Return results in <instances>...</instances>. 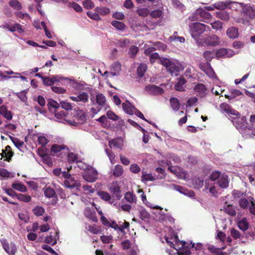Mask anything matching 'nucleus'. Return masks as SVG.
Masks as SVG:
<instances>
[{
	"mask_svg": "<svg viewBox=\"0 0 255 255\" xmlns=\"http://www.w3.org/2000/svg\"><path fill=\"white\" fill-rule=\"evenodd\" d=\"M92 205L95 207L98 213L101 216V221L104 226L113 228L118 232H121L123 234L125 233L124 229L128 228L129 226L128 222L126 221H125L124 223L119 222V224H117L115 221L109 220L105 217L103 216L102 211L100 207H97L94 202L92 203Z\"/></svg>",
	"mask_w": 255,
	"mask_h": 255,
	"instance_id": "f257e3e1",
	"label": "nucleus"
},
{
	"mask_svg": "<svg viewBox=\"0 0 255 255\" xmlns=\"http://www.w3.org/2000/svg\"><path fill=\"white\" fill-rule=\"evenodd\" d=\"M240 4L242 8L241 14L243 17L238 19L236 22L244 24H248L250 19L255 17V5L242 2Z\"/></svg>",
	"mask_w": 255,
	"mask_h": 255,
	"instance_id": "f03ea898",
	"label": "nucleus"
},
{
	"mask_svg": "<svg viewBox=\"0 0 255 255\" xmlns=\"http://www.w3.org/2000/svg\"><path fill=\"white\" fill-rule=\"evenodd\" d=\"M160 62L162 65L166 67L167 71L172 76H177L178 73L184 69L183 65L176 60L161 57L160 59Z\"/></svg>",
	"mask_w": 255,
	"mask_h": 255,
	"instance_id": "7ed1b4c3",
	"label": "nucleus"
},
{
	"mask_svg": "<svg viewBox=\"0 0 255 255\" xmlns=\"http://www.w3.org/2000/svg\"><path fill=\"white\" fill-rule=\"evenodd\" d=\"M233 124L239 130L240 132L246 138L251 137L253 128L247 126L246 118L244 116L233 120Z\"/></svg>",
	"mask_w": 255,
	"mask_h": 255,
	"instance_id": "20e7f679",
	"label": "nucleus"
},
{
	"mask_svg": "<svg viewBox=\"0 0 255 255\" xmlns=\"http://www.w3.org/2000/svg\"><path fill=\"white\" fill-rule=\"evenodd\" d=\"M165 239L169 245L175 250L178 255H190L191 252L188 249L184 250V251L182 252H179V249L185 245V242L183 241H180L178 240L177 236H175L174 238L170 239V240H173L175 241V244H173V242L169 240V238L166 236H165Z\"/></svg>",
	"mask_w": 255,
	"mask_h": 255,
	"instance_id": "39448f33",
	"label": "nucleus"
},
{
	"mask_svg": "<svg viewBox=\"0 0 255 255\" xmlns=\"http://www.w3.org/2000/svg\"><path fill=\"white\" fill-rule=\"evenodd\" d=\"M192 37L197 40L199 36L206 30L209 26L199 22H194L189 25Z\"/></svg>",
	"mask_w": 255,
	"mask_h": 255,
	"instance_id": "423d86ee",
	"label": "nucleus"
},
{
	"mask_svg": "<svg viewBox=\"0 0 255 255\" xmlns=\"http://www.w3.org/2000/svg\"><path fill=\"white\" fill-rule=\"evenodd\" d=\"M220 108L222 112H224L230 115V119L233 123V120L236 119L241 118L240 113L237 111L233 109L231 107L226 103H222L220 105Z\"/></svg>",
	"mask_w": 255,
	"mask_h": 255,
	"instance_id": "0eeeda50",
	"label": "nucleus"
},
{
	"mask_svg": "<svg viewBox=\"0 0 255 255\" xmlns=\"http://www.w3.org/2000/svg\"><path fill=\"white\" fill-rule=\"evenodd\" d=\"M98 174L95 168L89 167L83 174V177L87 182H94L97 179Z\"/></svg>",
	"mask_w": 255,
	"mask_h": 255,
	"instance_id": "6e6552de",
	"label": "nucleus"
},
{
	"mask_svg": "<svg viewBox=\"0 0 255 255\" xmlns=\"http://www.w3.org/2000/svg\"><path fill=\"white\" fill-rule=\"evenodd\" d=\"M63 79L71 81V79L68 78H63L59 75H52L50 77H45L43 83L46 86H52L55 82H60Z\"/></svg>",
	"mask_w": 255,
	"mask_h": 255,
	"instance_id": "1a4fd4ad",
	"label": "nucleus"
},
{
	"mask_svg": "<svg viewBox=\"0 0 255 255\" xmlns=\"http://www.w3.org/2000/svg\"><path fill=\"white\" fill-rule=\"evenodd\" d=\"M201 69L206 74L212 79H217V77L215 74L213 69L209 62L206 63H201L200 64Z\"/></svg>",
	"mask_w": 255,
	"mask_h": 255,
	"instance_id": "9d476101",
	"label": "nucleus"
},
{
	"mask_svg": "<svg viewBox=\"0 0 255 255\" xmlns=\"http://www.w3.org/2000/svg\"><path fill=\"white\" fill-rule=\"evenodd\" d=\"M145 91L149 94L153 95H161L164 92L163 89L154 85H149L145 87Z\"/></svg>",
	"mask_w": 255,
	"mask_h": 255,
	"instance_id": "9b49d317",
	"label": "nucleus"
},
{
	"mask_svg": "<svg viewBox=\"0 0 255 255\" xmlns=\"http://www.w3.org/2000/svg\"><path fill=\"white\" fill-rule=\"evenodd\" d=\"M2 245L4 250L8 255H15L17 251V248L14 244L12 243L8 244L6 242L3 241L2 242Z\"/></svg>",
	"mask_w": 255,
	"mask_h": 255,
	"instance_id": "f8f14e48",
	"label": "nucleus"
},
{
	"mask_svg": "<svg viewBox=\"0 0 255 255\" xmlns=\"http://www.w3.org/2000/svg\"><path fill=\"white\" fill-rule=\"evenodd\" d=\"M64 185L68 188H74L77 189L80 185V182L78 180H75L73 177H69L64 181Z\"/></svg>",
	"mask_w": 255,
	"mask_h": 255,
	"instance_id": "ddd939ff",
	"label": "nucleus"
},
{
	"mask_svg": "<svg viewBox=\"0 0 255 255\" xmlns=\"http://www.w3.org/2000/svg\"><path fill=\"white\" fill-rule=\"evenodd\" d=\"M71 100L75 102H81L85 103L88 101L89 96L84 92H80L76 96L70 97Z\"/></svg>",
	"mask_w": 255,
	"mask_h": 255,
	"instance_id": "4468645a",
	"label": "nucleus"
},
{
	"mask_svg": "<svg viewBox=\"0 0 255 255\" xmlns=\"http://www.w3.org/2000/svg\"><path fill=\"white\" fill-rule=\"evenodd\" d=\"M59 234L58 231H55L54 233L51 232L50 235L45 238V242L47 244H51L52 246L55 245L59 238Z\"/></svg>",
	"mask_w": 255,
	"mask_h": 255,
	"instance_id": "2eb2a0df",
	"label": "nucleus"
},
{
	"mask_svg": "<svg viewBox=\"0 0 255 255\" xmlns=\"http://www.w3.org/2000/svg\"><path fill=\"white\" fill-rule=\"evenodd\" d=\"M94 97L92 96L91 98V100L92 101L93 104L94 105L95 104H98L100 107H103L106 102V97L105 96L101 93H97L96 96V102L95 103L94 100Z\"/></svg>",
	"mask_w": 255,
	"mask_h": 255,
	"instance_id": "dca6fc26",
	"label": "nucleus"
},
{
	"mask_svg": "<svg viewBox=\"0 0 255 255\" xmlns=\"http://www.w3.org/2000/svg\"><path fill=\"white\" fill-rule=\"evenodd\" d=\"M233 55H234V52L231 49L228 50L225 48H222L217 51H216V56L218 58L222 57H230Z\"/></svg>",
	"mask_w": 255,
	"mask_h": 255,
	"instance_id": "f3484780",
	"label": "nucleus"
},
{
	"mask_svg": "<svg viewBox=\"0 0 255 255\" xmlns=\"http://www.w3.org/2000/svg\"><path fill=\"white\" fill-rule=\"evenodd\" d=\"M55 116L56 118L58 120V122H59L64 123V122H65L66 123L72 125H74L76 123L74 121L65 120V118L66 116V113L64 111H61L55 113Z\"/></svg>",
	"mask_w": 255,
	"mask_h": 255,
	"instance_id": "a211bd4d",
	"label": "nucleus"
},
{
	"mask_svg": "<svg viewBox=\"0 0 255 255\" xmlns=\"http://www.w3.org/2000/svg\"><path fill=\"white\" fill-rule=\"evenodd\" d=\"M238 30V28L231 26L227 30L226 34L231 39L237 38L239 36Z\"/></svg>",
	"mask_w": 255,
	"mask_h": 255,
	"instance_id": "6ab92c4d",
	"label": "nucleus"
},
{
	"mask_svg": "<svg viewBox=\"0 0 255 255\" xmlns=\"http://www.w3.org/2000/svg\"><path fill=\"white\" fill-rule=\"evenodd\" d=\"M217 183L219 186L221 188H227L229 186V183L228 176L226 174H222Z\"/></svg>",
	"mask_w": 255,
	"mask_h": 255,
	"instance_id": "aec40b11",
	"label": "nucleus"
},
{
	"mask_svg": "<svg viewBox=\"0 0 255 255\" xmlns=\"http://www.w3.org/2000/svg\"><path fill=\"white\" fill-rule=\"evenodd\" d=\"M123 110L128 114L133 115L134 111L135 110L134 106H132L131 104L128 102L126 101L125 103L122 104Z\"/></svg>",
	"mask_w": 255,
	"mask_h": 255,
	"instance_id": "412c9836",
	"label": "nucleus"
},
{
	"mask_svg": "<svg viewBox=\"0 0 255 255\" xmlns=\"http://www.w3.org/2000/svg\"><path fill=\"white\" fill-rule=\"evenodd\" d=\"M0 114L7 120H11L12 118L11 112L7 110V108L5 105L0 107Z\"/></svg>",
	"mask_w": 255,
	"mask_h": 255,
	"instance_id": "4be33fe9",
	"label": "nucleus"
},
{
	"mask_svg": "<svg viewBox=\"0 0 255 255\" xmlns=\"http://www.w3.org/2000/svg\"><path fill=\"white\" fill-rule=\"evenodd\" d=\"M194 90L201 96H204L205 95L207 92L206 88L203 84H197L194 87Z\"/></svg>",
	"mask_w": 255,
	"mask_h": 255,
	"instance_id": "5701e85b",
	"label": "nucleus"
},
{
	"mask_svg": "<svg viewBox=\"0 0 255 255\" xmlns=\"http://www.w3.org/2000/svg\"><path fill=\"white\" fill-rule=\"evenodd\" d=\"M230 3V0H226L225 1H220L214 3L213 6L215 7V9L219 10H224L225 8H227L228 6H229Z\"/></svg>",
	"mask_w": 255,
	"mask_h": 255,
	"instance_id": "b1692460",
	"label": "nucleus"
},
{
	"mask_svg": "<svg viewBox=\"0 0 255 255\" xmlns=\"http://www.w3.org/2000/svg\"><path fill=\"white\" fill-rule=\"evenodd\" d=\"M221 210H223L225 212L231 216H235L236 214V211L234 207L231 204L227 205V202H226L225 205Z\"/></svg>",
	"mask_w": 255,
	"mask_h": 255,
	"instance_id": "393cba45",
	"label": "nucleus"
},
{
	"mask_svg": "<svg viewBox=\"0 0 255 255\" xmlns=\"http://www.w3.org/2000/svg\"><path fill=\"white\" fill-rule=\"evenodd\" d=\"M205 42L208 45H217L220 43L219 38L217 36L213 35L208 37Z\"/></svg>",
	"mask_w": 255,
	"mask_h": 255,
	"instance_id": "a878e982",
	"label": "nucleus"
},
{
	"mask_svg": "<svg viewBox=\"0 0 255 255\" xmlns=\"http://www.w3.org/2000/svg\"><path fill=\"white\" fill-rule=\"evenodd\" d=\"M216 16L218 18L224 21H228L230 18L229 13L225 10L217 11Z\"/></svg>",
	"mask_w": 255,
	"mask_h": 255,
	"instance_id": "bb28decb",
	"label": "nucleus"
},
{
	"mask_svg": "<svg viewBox=\"0 0 255 255\" xmlns=\"http://www.w3.org/2000/svg\"><path fill=\"white\" fill-rule=\"evenodd\" d=\"M168 169L171 172L176 175L178 177H180V178L185 177V173L183 172H181V169L178 167L171 166H169Z\"/></svg>",
	"mask_w": 255,
	"mask_h": 255,
	"instance_id": "cd10ccee",
	"label": "nucleus"
},
{
	"mask_svg": "<svg viewBox=\"0 0 255 255\" xmlns=\"http://www.w3.org/2000/svg\"><path fill=\"white\" fill-rule=\"evenodd\" d=\"M205 188L206 189H209V193L214 196H215L218 194V192L215 188L214 185H212L210 183V180H205Z\"/></svg>",
	"mask_w": 255,
	"mask_h": 255,
	"instance_id": "c85d7f7f",
	"label": "nucleus"
},
{
	"mask_svg": "<svg viewBox=\"0 0 255 255\" xmlns=\"http://www.w3.org/2000/svg\"><path fill=\"white\" fill-rule=\"evenodd\" d=\"M141 181L143 182L153 181L155 178L151 173H147L145 171L142 170Z\"/></svg>",
	"mask_w": 255,
	"mask_h": 255,
	"instance_id": "c756f323",
	"label": "nucleus"
},
{
	"mask_svg": "<svg viewBox=\"0 0 255 255\" xmlns=\"http://www.w3.org/2000/svg\"><path fill=\"white\" fill-rule=\"evenodd\" d=\"M123 145V140L121 138H115L109 141V146L111 148L113 146V147L121 148Z\"/></svg>",
	"mask_w": 255,
	"mask_h": 255,
	"instance_id": "7c9ffc66",
	"label": "nucleus"
},
{
	"mask_svg": "<svg viewBox=\"0 0 255 255\" xmlns=\"http://www.w3.org/2000/svg\"><path fill=\"white\" fill-rule=\"evenodd\" d=\"M186 80L182 77L179 78L177 82L175 85L174 88L177 91H184V85L186 83Z\"/></svg>",
	"mask_w": 255,
	"mask_h": 255,
	"instance_id": "2f4dec72",
	"label": "nucleus"
},
{
	"mask_svg": "<svg viewBox=\"0 0 255 255\" xmlns=\"http://www.w3.org/2000/svg\"><path fill=\"white\" fill-rule=\"evenodd\" d=\"M124 173V169L123 167L119 164L116 165L113 170L112 174L116 177L121 176Z\"/></svg>",
	"mask_w": 255,
	"mask_h": 255,
	"instance_id": "473e14b6",
	"label": "nucleus"
},
{
	"mask_svg": "<svg viewBox=\"0 0 255 255\" xmlns=\"http://www.w3.org/2000/svg\"><path fill=\"white\" fill-rule=\"evenodd\" d=\"M98 195L103 200L109 202L110 204H112L113 203V202L111 201V196L108 192L105 191H99L98 192Z\"/></svg>",
	"mask_w": 255,
	"mask_h": 255,
	"instance_id": "72a5a7b5",
	"label": "nucleus"
},
{
	"mask_svg": "<svg viewBox=\"0 0 255 255\" xmlns=\"http://www.w3.org/2000/svg\"><path fill=\"white\" fill-rule=\"evenodd\" d=\"M238 225L239 228L244 231H246L249 228V223L245 218L240 220L238 223Z\"/></svg>",
	"mask_w": 255,
	"mask_h": 255,
	"instance_id": "f704fd0d",
	"label": "nucleus"
},
{
	"mask_svg": "<svg viewBox=\"0 0 255 255\" xmlns=\"http://www.w3.org/2000/svg\"><path fill=\"white\" fill-rule=\"evenodd\" d=\"M11 186L12 188L21 192H25L27 191L26 186L21 183H13Z\"/></svg>",
	"mask_w": 255,
	"mask_h": 255,
	"instance_id": "c9c22d12",
	"label": "nucleus"
},
{
	"mask_svg": "<svg viewBox=\"0 0 255 255\" xmlns=\"http://www.w3.org/2000/svg\"><path fill=\"white\" fill-rule=\"evenodd\" d=\"M200 15L201 17V21L209 20L212 17V15L208 12L206 11L205 9L202 8H200Z\"/></svg>",
	"mask_w": 255,
	"mask_h": 255,
	"instance_id": "e433bc0d",
	"label": "nucleus"
},
{
	"mask_svg": "<svg viewBox=\"0 0 255 255\" xmlns=\"http://www.w3.org/2000/svg\"><path fill=\"white\" fill-rule=\"evenodd\" d=\"M203 56L208 61H210L215 56H216V51L214 50H207L204 52Z\"/></svg>",
	"mask_w": 255,
	"mask_h": 255,
	"instance_id": "4c0bfd02",
	"label": "nucleus"
},
{
	"mask_svg": "<svg viewBox=\"0 0 255 255\" xmlns=\"http://www.w3.org/2000/svg\"><path fill=\"white\" fill-rule=\"evenodd\" d=\"M170 103L172 109L175 111H177L180 107L179 100L177 98H172L170 100Z\"/></svg>",
	"mask_w": 255,
	"mask_h": 255,
	"instance_id": "58836bf2",
	"label": "nucleus"
},
{
	"mask_svg": "<svg viewBox=\"0 0 255 255\" xmlns=\"http://www.w3.org/2000/svg\"><path fill=\"white\" fill-rule=\"evenodd\" d=\"M8 3L14 9L19 10L22 8L21 3L17 0H10Z\"/></svg>",
	"mask_w": 255,
	"mask_h": 255,
	"instance_id": "ea45409f",
	"label": "nucleus"
},
{
	"mask_svg": "<svg viewBox=\"0 0 255 255\" xmlns=\"http://www.w3.org/2000/svg\"><path fill=\"white\" fill-rule=\"evenodd\" d=\"M230 93V95H225L226 98L229 99H232L242 94V93L240 90L236 89H231Z\"/></svg>",
	"mask_w": 255,
	"mask_h": 255,
	"instance_id": "a19ab883",
	"label": "nucleus"
},
{
	"mask_svg": "<svg viewBox=\"0 0 255 255\" xmlns=\"http://www.w3.org/2000/svg\"><path fill=\"white\" fill-rule=\"evenodd\" d=\"M200 8L197 9L189 17V19L191 21H201L200 15Z\"/></svg>",
	"mask_w": 255,
	"mask_h": 255,
	"instance_id": "79ce46f5",
	"label": "nucleus"
},
{
	"mask_svg": "<svg viewBox=\"0 0 255 255\" xmlns=\"http://www.w3.org/2000/svg\"><path fill=\"white\" fill-rule=\"evenodd\" d=\"M176 189L179 192L183 193L184 195H187L190 197H194L195 193L192 191H188L187 190H185L184 188L181 186H177Z\"/></svg>",
	"mask_w": 255,
	"mask_h": 255,
	"instance_id": "37998d69",
	"label": "nucleus"
},
{
	"mask_svg": "<svg viewBox=\"0 0 255 255\" xmlns=\"http://www.w3.org/2000/svg\"><path fill=\"white\" fill-rule=\"evenodd\" d=\"M10 139L11 140L14 145L19 150L23 146L24 142L20 141L17 138L13 137L10 135H9Z\"/></svg>",
	"mask_w": 255,
	"mask_h": 255,
	"instance_id": "c03bdc74",
	"label": "nucleus"
},
{
	"mask_svg": "<svg viewBox=\"0 0 255 255\" xmlns=\"http://www.w3.org/2000/svg\"><path fill=\"white\" fill-rule=\"evenodd\" d=\"M125 198L129 203H135L136 201V197L135 195H133L132 193L127 192L125 195Z\"/></svg>",
	"mask_w": 255,
	"mask_h": 255,
	"instance_id": "a18cd8bd",
	"label": "nucleus"
},
{
	"mask_svg": "<svg viewBox=\"0 0 255 255\" xmlns=\"http://www.w3.org/2000/svg\"><path fill=\"white\" fill-rule=\"evenodd\" d=\"M208 249L211 253L216 254V255H227V253L221 252L219 249L213 246H209L208 247Z\"/></svg>",
	"mask_w": 255,
	"mask_h": 255,
	"instance_id": "49530a36",
	"label": "nucleus"
},
{
	"mask_svg": "<svg viewBox=\"0 0 255 255\" xmlns=\"http://www.w3.org/2000/svg\"><path fill=\"white\" fill-rule=\"evenodd\" d=\"M66 147L63 144L59 145L55 144L52 146L51 148V152L57 153L60 151L61 150L65 149Z\"/></svg>",
	"mask_w": 255,
	"mask_h": 255,
	"instance_id": "de8ad7c7",
	"label": "nucleus"
},
{
	"mask_svg": "<svg viewBox=\"0 0 255 255\" xmlns=\"http://www.w3.org/2000/svg\"><path fill=\"white\" fill-rule=\"evenodd\" d=\"M16 198L19 201L26 203L30 202L31 199V198L29 195L22 194L20 193L17 194Z\"/></svg>",
	"mask_w": 255,
	"mask_h": 255,
	"instance_id": "09e8293b",
	"label": "nucleus"
},
{
	"mask_svg": "<svg viewBox=\"0 0 255 255\" xmlns=\"http://www.w3.org/2000/svg\"><path fill=\"white\" fill-rule=\"evenodd\" d=\"M222 174H221L220 172L217 171H213L210 175V179L208 180H210V182L211 181H218L220 177L222 176Z\"/></svg>",
	"mask_w": 255,
	"mask_h": 255,
	"instance_id": "8fccbe9b",
	"label": "nucleus"
},
{
	"mask_svg": "<svg viewBox=\"0 0 255 255\" xmlns=\"http://www.w3.org/2000/svg\"><path fill=\"white\" fill-rule=\"evenodd\" d=\"M44 192L45 196L49 198L54 197L55 195V192L54 189L50 187H45Z\"/></svg>",
	"mask_w": 255,
	"mask_h": 255,
	"instance_id": "3c124183",
	"label": "nucleus"
},
{
	"mask_svg": "<svg viewBox=\"0 0 255 255\" xmlns=\"http://www.w3.org/2000/svg\"><path fill=\"white\" fill-rule=\"evenodd\" d=\"M147 66L145 64H140L137 68V73L139 77H142L146 70Z\"/></svg>",
	"mask_w": 255,
	"mask_h": 255,
	"instance_id": "603ef678",
	"label": "nucleus"
},
{
	"mask_svg": "<svg viewBox=\"0 0 255 255\" xmlns=\"http://www.w3.org/2000/svg\"><path fill=\"white\" fill-rule=\"evenodd\" d=\"M95 10L99 14L104 15L108 14L110 11L109 8L105 7H97Z\"/></svg>",
	"mask_w": 255,
	"mask_h": 255,
	"instance_id": "864d4df0",
	"label": "nucleus"
},
{
	"mask_svg": "<svg viewBox=\"0 0 255 255\" xmlns=\"http://www.w3.org/2000/svg\"><path fill=\"white\" fill-rule=\"evenodd\" d=\"M49 140L48 139L47 136L43 134L40 135L38 136V141L39 144H41L42 146H44L48 142Z\"/></svg>",
	"mask_w": 255,
	"mask_h": 255,
	"instance_id": "5fc2aeb1",
	"label": "nucleus"
},
{
	"mask_svg": "<svg viewBox=\"0 0 255 255\" xmlns=\"http://www.w3.org/2000/svg\"><path fill=\"white\" fill-rule=\"evenodd\" d=\"M112 24L117 29L121 30H124L126 26L124 23L117 20L113 21L112 22Z\"/></svg>",
	"mask_w": 255,
	"mask_h": 255,
	"instance_id": "6e6d98bb",
	"label": "nucleus"
},
{
	"mask_svg": "<svg viewBox=\"0 0 255 255\" xmlns=\"http://www.w3.org/2000/svg\"><path fill=\"white\" fill-rule=\"evenodd\" d=\"M44 212V209L41 206H36L33 209V214L37 216H42Z\"/></svg>",
	"mask_w": 255,
	"mask_h": 255,
	"instance_id": "4d7b16f0",
	"label": "nucleus"
},
{
	"mask_svg": "<svg viewBox=\"0 0 255 255\" xmlns=\"http://www.w3.org/2000/svg\"><path fill=\"white\" fill-rule=\"evenodd\" d=\"M85 216L92 219L94 221H96V218L95 216L94 213L90 209L87 208L84 211Z\"/></svg>",
	"mask_w": 255,
	"mask_h": 255,
	"instance_id": "13d9d810",
	"label": "nucleus"
},
{
	"mask_svg": "<svg viewBox=\"0 0 255 255\" xmlns=\"http://www.w3.org/2000/svg\"><path fill=\"white\" fill-rule=\"evenodd\" d=\"M138 51V48L136 46H132L129 49L128 54L131 57H134Z\"/></svg>",
	"mask_w": 255,
	"mask_h": 255,
	"instance_id": "bf43d9fd",
	"label": "nucleus"
},
{
	"mask_svg": "<svg viewBox=\"0 0 255 255\" xmlns=\"http://www.w3.org/2000/svg\"><path fill=\"white\" fill-rule=\"evenodd\" d=\"M249 200L251 203V206L249 208L250 212L252 214L255 215V201L252 197H249Z\"/></svg>",
	"mask_w": 255,
	"mask_h": 255,
	"instance_id": "052dcab7",
	"label": "nucleus"
},
{
	"mask_svg": "<svg viewBox=\"0 0 255 255\" xmlns=\"http://www.w3.org/2000/svg\"><path fill=\"white\" fill-rule=\"evenodd\" d=\"M137 13L139 15L144 17L149 14V10L147 8H141L137 9Z\"/></svg>",
	"mask_w": 255,
	"mask_h": 255,
	"instance_id": "680f3d73",
	"label": "nucleus"
},
{
	"mask_svg": "<svg viewBox=\"0 0 255 255\" xmlns=\"http://www.w3.org/2000/svg\"><path fill=\"white\" fill-rule=\"evenodd\" d=\"M105 151L107 153V155L109 157V158L110 160L111 163L112 164H114L116 162V156L115 154L112 152L109 151L108 149H105Z\"/></svg>",
	"mask_w": 255,
	"mask_h": 255,
	"instance_id": "e2e57ef3",
	"label": "nucleus"
},
{
	"mask_svg": "<svg viewBox=\"0 0 255 255\" xmlns=\"http://www.w3.org/2000/svg\"><path fill=\"white\" fill-rule=\"evenodd\" d=\"M241 3L237 2L236 1H230V3L228 8L230 9H233L236 10H237L239 8H241Z\"/></svg>",
	"mask_w": 255,
	"mask_h": 255,
	"instance_id": "0e129e2a",
	"label": "nucleus"
},
{
	"mask_svg": "<svg viewBox=\"0 0 255 255\" xmlns=\"http://www.w3.org/2000/svg\"><path fill=\"white\" fill-rule=\"evenodd\" d=\"M154 46H156L155 48L156 50L165 51L167 48V46L165 44L159 41L154 43Z\"/></svg>",
	"mask_w": 255,
	"mask_h": 255,
	"instance_id": "69168bd1",
	"label": "nucleus"
},
{
	"mask_svg": "<svg viewBox=\"0 0 255 255\" xmlns=\"http://www.w3.org/2000/svg\"><path fill=\"white\" fill-rule=\"evenodd\" d=\"M68 160L69 162H78V156L77 154L71 152L68 155Z\"/></svg>",
	"mask_w": 255,
	"mask_h": 255,
	"instance_id": "338daca9",
	"label": "nucleus"
},
{
	"mask_svg": "<svg viewBox=\"0 0 255 255\" xmlns=\"http://www.w3.org/2000/svg\"><path fill=\"white\" fill-rule=\"evenodd\" d=\"M139 216L142 220H146L148 219L149 215L145 209H142L139 212Z\"/></svg>",
	"mask_w": 255,
	"mask_h": 255,
	"instance_id": "774afa93",
	"label": "nucleus"
}]
</instances>
